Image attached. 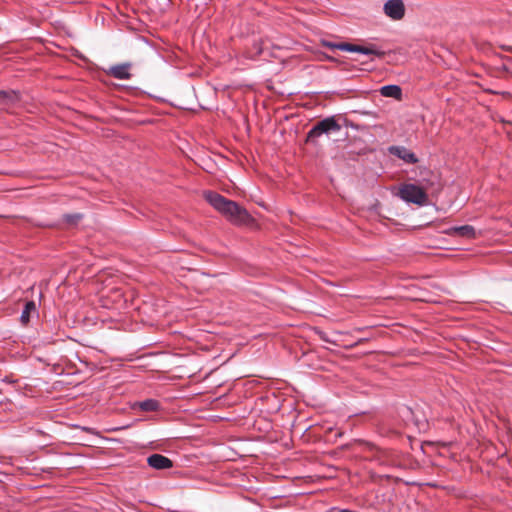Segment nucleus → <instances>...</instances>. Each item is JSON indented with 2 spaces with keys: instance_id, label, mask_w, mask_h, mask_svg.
Here are the masks:
<instances>
[{
  "instance_id": "obj_1",
  "label": "nucleus",
  "mask_w": 512,
  "mask_h": 512,
  "mask_svg": "<svg viewBox=\"0 0 512 512\" xmlns=\"http://www.w3.org/2000/svg\"><path fill=\"white\" fill-rule=\"evenodd\" d=\"M204 198L233 225H246L253 220L244 207L215 191H205Z\"/></svg>"
},
{
  "instance_id": "obj_2",
  "label": "nucleus",
  "mask_w": 512,
  "mask_h": 512,
  "mask_svg": "<svg viewBox=\"0 0 512 512\" xmlns=\"http://www.w3.org/2000/svg\"><path fill=\"white\" fill-rule=\"evenodd\" d=\"M420 176L422 187L415 184H405L400 189V197L405 202L425 206L428 204V196L425 189L433 187L438 181V177L426 168L421 170Z\"/></svg>"
},
{
  "instance_id": "obj_3",
  "label": "nucleus",
  "mask_w": 512,
  "mask_h": 512,
  "mask_svg": "<svg viewBox=\"0 0 512 512\" xmlns=\"http://www.w3.org/2000/svg\"><path fill=\"white\" fill-rule=\"evenodd\" d=\"M341 130V125L336 120L335 116H330L317 122L307 133L306 143L314 146L318 145V138L323 135L338 133Z\"/></svg>"
},
{
  "instance_id": "obj_4",
  "label": "nucleus",
  "mask_w": 512,
  "mask_h": 512,
  "mask_svg": "<svg viewBox=\"0 0 512 512\" xmlns=\"http://www.w3.org/2000/svg\"><path fill=\"white\" fill-rule=\"evenodd\" d=\"M339 50L346 52H356L364 55H375L377 57H382L385 54L384 51H382L376 45L361 46L346 42L339 43Z\"/></svg>"
},
{
  "instance_id": "obj_5",
  "label": "nucleus",
  "mask_w": 512,
  "mask_h": 512,
  "mask_svg": "<svg viewBox=\"0 0 512 512\" xmlns=\"http://www.w3.org/2000/svg\"><path fill=\"white\" fill-rule=\"evenodd\" d=\"M383 11L392 20H401L405 15V6L402 0H388L383 6Z\"/></svg>"
},
{
  "instance_id": "obj_6",
  "label": "nucleus",
  "mask_w": 512,
  "mask_h": 512,
  "mask_svg": "<svg viewBox=\"0 0 512 512\" xmlns=\"http://www.w3.org/2000/svg\"><path fill=\"white\" fill-rule=\"evenodd\" d=\"M131 63H121L114 66H111L107 74L114 77L115 79L119 80H129L132 77V74L130 72L131 70Z\"/></svg>"
},
{
  "instance_id": "obj_7",
  "label": "nucleus",
  "mask_w": 512,
  "mask_h": 512,
  "mask_svg": "<svg viewBox=\"0 0 512 512\" xmlns=\"http://www.w3.org/2000/svg\"><path fill=\"white\" fill-rule=\"evenodd\" d=\"M389 152L409 164H415L418 162V158L415 153L403 146H391Z\"/></svg>"
},
{
  "instance_id": "obj_8",
  "label": "nucleus",
  "mask_w": 512,
  "mask_h": 512,
  "mask_svg": "<svg viewBox=\"0 0 512 512\" xmlns=\"http://www.w3.org/2000/svg\"><path fill=\"white\" fill-rule=\"evenodd\" d=\"M150 467L156 470H164L173 467V462L168 457L161 454H152L147 458Z\"/></svg>"
},
{
  "instance_id": "obj_9",
  "label": "nucleus",
  "mask_w": 512,
  "mask_h": 512,
  "mask_svg": "<svg viewBox=\"0 0 512 512\" xmlns=\"http://www.w3.org/2000/svg\"><path fill=\"white\" fill-rule=\"evenodd\" d=\"M448 235L459 236L466 239L476 237L475 228L471 225L454 226L446 230Z\"/></svg>"
},
{
  "instance_id": "obj_10",
  "label": "nucleus",
  "mask_w": 512,
  "mask_h": 512,
  "mask_svg": "<svg viewBox=\"0 0 512 512\" xmlns=\"http://www.w3.org/2000/svg\"><path fill=\"white\" fill-rule=\"evenodd\" d=\"M380 93L384 97L400 100L402 97V89L399 85L389 84L380 88Z\"/></svg>"
},
{
  "instance_id": "obj_11",
  "label": "nucleus",
  "mask_w": 512,
  "mask_h": 512,
  "mask_svg": "<svg viewBox=\"0 0 512 512\" xmlns=\"http://www.w3.org/2000/svg\"><path fill=\"white\" fill-rule=\"evenodd\" d=\"M36 313V304L34 301H28L25 303L22 313L20 315V322L23 325H27L30 321L31 315Z\"/></svg>"
},
{
  "instance_id": "obj_12",
  "label": "nucleus",
  "mask_w": 512,
  "mask_h": 512,
  "mask_svg": "<svg viewBox=\"0 0 512 512\" xmlns=\"http://www.w3.org/2000/svg\"><path fill=\"white\" fill-rule=\"evenodd\" d=\"M19 100V94L18 92L11 90V91H4L0 90V104L1 105H10Z\"/></svg>"
},
{
  "instance_id": "obj_13",
  "label": "nucleus",
  "mask_w": 512,
  "mask_h": 512,
  "mask_svg": "<svg viewBox=\"0 0 512 512\" xmlns=\"http://www.w3.org/2000/svg\"><path fill=\"white\" fill-rule=\"evenodd\" d=\"M134 407H139L142 411L145 412H154L159 410L160 403L155 399H146L144 401L136 403Z\"/></svg>"
},
{
  "instance_id": "obj_14",
  "label": "nucleus",
  "mask_w": 512,
  "mask_h": 512,
  "mask_svg": "<svg viewBox=\"0 0 512 512\" xmlns=\"http://www.w3.org/2000/svg\"><path fill=\"white\" fill-rule=\"evenodd\" d=\"M62 219H63V222L66 223L67 225L75 226L83 219V214L82 213L64 214L62 216Z\"/></svg>"
},
{
  "instance_id": "obj_15",
  "label": "nucleus",
  "mask_w": 512,
  "mask_h": 512,
  "mask_svg": "<svg viewBox=\"0 0 512 512\" xmlns=\"http://www.w3.org/2000/svg\"><path fill=\"white\" fill-rule=\"evenodd\" d=\"M322 45L324 47L330 48V49H338L339 50V43H334L331 41L323 40Z\"/></svg>"
},
{
  "instance_id": "obj_16",
  "label": "nucleus",
  "mask_w": 512,
  "mask_h": 512,
  "mask_svg": "<svg viewBox=\"0 0 512 512\" xmlns=\"http://www.w3.org/2000/svg\"><path fill=\"white\" fill-rule=\"evenodd\" d=\"M317 333H318V335H319V338H320L322 341H324V342H328V343H334L333 341H331V340L328 338V336H327V334H326L325 332H323V331H318Z\"/></svg>"
}]
</instances>
